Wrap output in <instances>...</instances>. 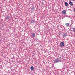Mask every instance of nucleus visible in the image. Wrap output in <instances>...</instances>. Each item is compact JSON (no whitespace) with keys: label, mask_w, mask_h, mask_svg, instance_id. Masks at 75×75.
Returning <instances> with one entry per match:
<instances>
[{"label":"nucleus","mask_w":75,"mask_h":75,"mask_svg":"<svg viewBox=\"0 0 75 75\" xmlns=\"http://www.w3.org/2000/svg\"><path fill=\"white\" fill-rule=\"evenodd\" d=\"M60 45L61 47H64V43L63 42H61L60 43Z\"/></svg>","instance_id":"nucleus-1"},{"label":"nucleus","mask_w":75,"mask_h":75,"mask_svg":"<svg viewBox=\"0 0 75 75\" xmlns=\"http://www.w3.org/2000/svg\"><path fill=\"white\" fill-rule=\"evenodd\" d=\"M31 36L33 37H35V34L34 33H31Z\"/></svg>","instance_id":"nucleus-2"},{"label":"nucleus","mask_w":75,"mask_h":75,"mask_svg":"<svg viewBox=\"0 0 75 75\" xmlns=\"http://www.w3.org/2000/svg\"><path fill=\"white\" fill-rule=\"evenodd\" d=\"M59 61H60V60L59 59H56L55 61V63H57L58 62H59Z\"/></svg>","instance_id":"nucleus-3"},{"label":"nucleus","mask_w":75,"mask_h":75,"mask_svg":"<svg viewBox=\"0 0 75 75\" xmlns=\"http://www.w3.org/2000/svg\"><path fill=\"white\" fill-rule=\"evenodd\" d=\"M66 10H63L62 11V14H66Z\"/></svg>","instance_id":"nucleus-4"},{"label":"nucleus","mask_w":75,"mask_h":75,"mask_svg":"<svg viewBox=\"0 0 75 75\" xmlns=\"http://www.w3.org/2000/svg\"><path fill=\"white\" fill-rule=\"evenodd\" d=\"M63 35L64 37H65L67 36L66 33H63Z\"/></svg>","instance_id":"nucleus-5"},{"label":"nucleus","mask_w":75,"mask_h":75,"mask_svg":"<svg viewBox=\"0 0 75 75\" xmlns=\"http://www.w3.org/2000/svg\"><path fill=\"white\" fill-rule=\"evenodd\" d=\"M6 18L7 20H8V19H9V18H10V17H9L8 16H6Z\"/></svg>","instance_id":"nucleus-6"},{"label":"nucleus","mask_w":75,"mask_h":75,"mask_svg":"<svg viewBox=\"0 0 75 75\" xmlns=\"http://www.w3.org/2000/svg\"><path fill=\"white\" fill-rule=\"evenodd\" d=\"M65 25L66 27H68L69 26V23H66L65 24Z\"/></svg>","instance_id":"nucleus-7"},{"label":"nucleus","mask_w":75,"mask_h":75,"mask_svg":"<svg viewBox=\"0 0 75 75\" xmlns=\"http://www.w3.org/2000/svg\"><path fill=\"white\" fill-rule=\"evenodd\" d=\"M65 6L67 7V6H68V4L67 2H65Z\"/></svg>","instance_id":"nucleus-8"},{"label":"nucleus","mask_w":75,"mask_h":75,"mask_svg":"<svg viewBox=\"0 0 75 75\" xmlns=\"http://www.w3.org/2000/svg\"><path fill=\"white\" fill-rule=\"evenodd\" d=\"M69 4H70V5H71V6H73V3H72V2H71V1H70V3H69Z\"/></svg>","instance_id":"nucleus-9"},{"label":"nucleus","mask_w":75,"mask_h":75,"mask_svg":"<svg viewBox=\"0 0 75 75\" xmlns=\"http://www.w3.org/2000/svg\"><path fill=\"white\" fill-rule=\"evenodd\" d=\"M30 69L31 70L33 71V70H34V67H33V66L31 67H30Z\"/></svg>","instance_id":"nucleus-10"},{"label":"nucleus","mask_w":75,"mask_h":75,"mask_svg":"<svg viewBox=\"0 0 75 75\" xmlns=\"http://www.w3.org/2000/svg\"><path fill=\"white\" fill-rule=\"evenodd\" d=\"M35 22V20H33L31 21V23H34Z\"/></svg>","instance_id":"nucleus-11"},{"label":"nucleus","mask_w":75,"mask_h":75,"mask_svg":"<svg viewBox=\"0 0 75 75\" xmlns=\"http://www.w3.org/2000/svg\"><path fill=\"white\" fill-rule=\"evenodd\" d=\"M73 31H74V32H75V28H73Z\"/></svg>","instance_id":"nucleus-12"},{"label":"nucleus","mask_w":75,"mask_h":75,"mask_svg":"<svg viewBox=\"0 0 75 75\" xmlns=\"http://www.w3.org/2000/svg\"><path fill=\"white\" fill-rule=\"evenodd\" d=\"M34 7L32 8H31V10H32L33 11H34Z\"/></svg>","instance_id":"nucleus-13"},{"label":"nucleus","mask_w":75,"mask_h":75,"mask_svg":"<svg viewBox=\"0 0 75 75\" xmlns=\"http://www.w3.org/2000/svg\"><path fill=\"white\" fill-rule=\"evenodd\" d=\"M74 11L75 12V8L74 9Z\"/></svg>","instance_id":"nucleus-14"},{"label":"nucleus","mask_w":75,"mask_h":75,"mask_svg":"<svg viewBox=\"0 0 75 75\" xmlns=\"http://www.w3.org/2000/svg\"><path fill=\"white\" fill-rule=\"evenodd\" d=\"M75 0H71L72 1H74Z\"/></svg>","instance_id":"nucleus-15"}]
</instances>
